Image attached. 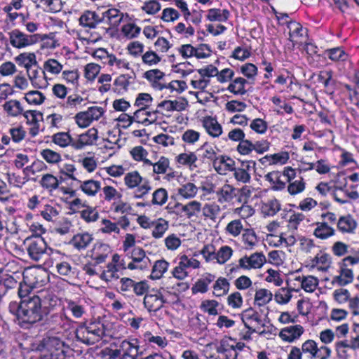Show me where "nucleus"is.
<instances>
[{
    "mask_svg": "<svg viewBox=\"0 0 359 359\" xmlns=\"http://www.w3.org/2000/svg\"><path fill=\"white\" fill-rule=\"evenodd\" d=\"M75 119L77 125L80 128H86L88 127L92 122L88 112L81 111L76 114Z\"/></svg>",
    "mask_w": 359,
    "mask_h": 359,
    "instance_id": "e2e57ef3",
    "label": "nucleus"
},
{
    "mask_svg": "<svg viewBox=\"0 0 359 359\" xmlns=\"http://www.w3.org/2000/svg\"><path fill=\"white\" fill-rule=\"evenodd\" d=\"M243 229L241 221L240 219H235L227 224L226 231L231 236L236 237L241 233Z\"/></svg>",
    "mask_w": 359,
    "mask_h": 359,
    "instance_id": "603ef678",
    "label": "nucleus"
},
{
    "mask_svg": "<svg viewBox=\"0 0 359 359\" xmlns=\"http://www.w3.org/2000/svg\"><path fill=\"white\" fill-rule=\"evenodd\" d=\"M229 15V12L226 10H220L217 8H212L208 10L207 19L210 21H226Z\"/></svg>",
    "mask_w": 359,
    "mask_h": 359,
    "instance_id": "b1692460",
    "label": "nucleus"
},
{
    "mask_svg": "<svg viewBox=\"0 0 359 359\" xmlns=\"http://www.w3.org/2000/svg\"><path fill=\"white\" fill-rule=\"evenodd\" d=\"M235 191L236 189L231 185L225 184L219 190L216 192L217 195L221 196V198H219V201H230L236 196Z\"/></svg>",
    "mask_w": 359,
    "mask_h": 359,
    "instance_id": "cd10ccee",
    "label": "nucleus"
},
{
    "mask_svg": "<svg viewBox=\"0 0 359 359\" xmlns=\"http://www.w3.org/2000/svg\"><path fill=\"white\" fill-rule=\"evenodd\" d=\"M178 192L182 196L190 198L196 196L197 188L193 183H187L179 189Z\"/></svg>",
    "mask_w": 359,
    "mask_h": 359,
    "instance_id": "3c124183",
    "label": "nucleus"
},
{
    "mask_svg": "<svg viewBox=\"0 0 359 359\" xmlns=\"http://www.w3.org/2000/svg\"><path fill=\"white\" fill-rule=\"evenodd\" d=\"M229 287V281L225 278L220 277L216 280L213 286V293L216 297L224 296L228 293Z\"/></svg>",
    "mask_w": 359,
    "mask_h": 359,
    "instance_id": "5701e85b",
    "label": "nucleus"
},
{
    "mask_svg": "<svg viewBox=\"0 0 359 359\" xmlns=\"http://www.w3.org/2000/svg\"><path fill=\"white\" fill-rule=\"evenodd\" d=\"M198 151L202 153L201 158L203 162L206 159L212 161L217 158V152L214 147L207 142L204 143Z\"/></svg>",
    "mask_w": 359,
    "mask_h": 359,
    "instance_id": "4c0bfd02",
    "label": "nucleus"
},
{
    "mask_svg": "<svg viewBox=\"0 0 359 359\" xmlns=\"http://www.w3.org/2000/svg\"><path fill=\"white\" fill-rule=\"evenodd\" d=\"M31 259L39 262L47 254V244L41 236L28 237L24 242Z\"/></svg>",
    "mask_w": 359,
    "mask_h": 359,
    "instance_id": "20e7f679",
    "label": "nucleus"
},
{
    "mask_svg": "<svg viewBox=\"0 0 359 359\" xmlns=\"http://www.w3.org/2000/svg\"><path fill=\"white\" fill-rule=\"evenodd\" d=\"M348 245L341 241L335 242L332 247V251L335 256L342 257L348 252Z\"/></svg>",
    "mask_w": 359,
    "mask_h": 359,
    "instance_id": "0e129e2a",
    "label": "nucleus"
},
{
    "mask_svg": "<svg viewBox=\"0 0 359 359\" xmlns=\"http://www.w3.org/2000/svg\"><path fill=\"white\" fill-rule=\"evenodd\" d=\"M264 159H272V163L275 164L277 163H280L281 164L285 163L289 159V154L286 151L274 154L270 156H265L262 158L260 159V162L263 163Z\"/></svg>",
    "mask_w": 359,
    "mask_h": 359,
    "instance_id": "13d9d810",
    "label": "nucleus"
},
{
    "mask_svg": "<svg viewBox=\"0 0 359 359\" xmlns=\"http://www.w3.org/2000/svg\"><path fill=\"white\" fill-rule=\"evenodd\" d=\"M164 76L165 74L158 69L148 70L144 74V77L152 83L159 81L164 77Z\"/></svg>",
    "mask_w": 359,
    "mask_h": 359,
    "instance_id": "bf43d9fd",
    "label": "nucleus"
},
{
    "mask_svg": "<svg viewBox=\"0 0 359 359\" xmlns=\"http://www.w3.org/2000/svg\"><path fill=\"white\" fill-rule=\"evenodd\" d=\"M242 320L244 323L245 327L248 329V332L250 334L257 332L255 327H252L250 325V323H255L257 325H261L262 323L260 316L252 308L243 311Z\"/></svg>",
    "mask_w": 359,
    "mask_h": 359,
    "instance_id": "9d476101",
    "label": "nucleus"
},
{
    "mask_svg": "<svg viewBox=\"0 0 359 359\" xmlns=\"http://www.w3.org/2000/svg\"><path fill=\"white\" fill-rule=\"evenodd\" d=\"M60 182V181L52 174H46L42 176L40 180V184L43 189H47L48 191H52L58 187Z\"/></svg>",
    "mask_w": 359,
    "mask_h": 359,
    "instance_id": "aec40b11",
    "label": "nucleus"
},
{
    "mask_svg": "<svg viewBox=\"0 0 359 359\" xmlns=\"http://www.w3.org/2000/svg\"><path fill=\"white\" fill-rule=\"evenodd\" d=\"M43 68L53 74H57L62 71V65L55 59H48L44 62Z\"/></svg>",
    "mask_w": 359,
    "mask_h": 359,
    "instance_id": "8fccbe9b",
    "label": "nucleus"
},
{
    "mask_svg": "<svg viewBox=\"0 0 359 359\" xmlns=\"http://www.w3.org/2000/svg\"><path fill=\"white\" fill-rule=\"evenodd\" d=\"M15 60L19 65H23L26 69L30 66H36L37 65L34 53H21L15 57Z\"/></svg>",
    "mask_w": 359,
    "mask_h": 359,
    "instance_id": "7c9ffc66",
    "label": "nucleus"
},
{
    "mask_svg": "<svg viewBox=\"0 0 359 359\" xmlns=\"http://www.w3.org/2000/svg\"><path fill=\"white\" fill-rule=\"evenodd\" d=\"M266 262L262 252H255L250 257L244 256L238 261L239 266L244 269H260Z\"/></svg>",
    "mask_w": 359,
    "mask_h": 359,
    "instance_id": "0eeeda50",
    "label": "nucleus"
},
{
    "mask_svg": "<svg viewBox=\"0 0 359 359\" xmlns=\"http://www.w3.org/2000/svg\"><path fill=\"white\" fill-rule=\"evenodd\" d=\"M151 225L154 228L151 233L152 236L157 239L163 236L169 226L168 222L163 218H158L156 220H154Z\"/></svg>",
    "mask_w": 359,
    "mask_h": 359,
    "instance_id": "6ab92c4d",
    "label": "nucleus"
},
{
    "mask_svg": "<svg viewBox=\"0 0 359 359\" xmlns=\"http://www.w3.org/2000/svg\"><path fill=\"white\" fill-rule=\"evenodd\" d=\"M107 245H103L102 243L95 245L92 251L91 257L95 261V264H100L105 261L106 258L107 257V255L106 253H103V249L107 250Z\"/></svg>",
    "mask_w": 359,
    "mask_h": 359,
    "instance_id": "c85d7f7f",
    "label": "nucleus"
},
{
    "mask_svg": "<svg viewBox=\"0 0 359 359\" xmlns=\"http://www.w3.org/2000/svg\"><path fill=\"white\" fill-rule=\"evenodd\" d=\"M151 203L153 205H163L168 199L167 191L163 188H159L153 193Z\"/></svg>",
    "mask_w": 359,
    "mask_h": 359,
    "instance_id": "a18cd8bd",
    "label": "nucleus"
},
{
    "mask_svg": "<svg viewBox=\"0 0 359 359\" xmlns=\"http://www.w3.org/2000/svg\"><path fill=\"white\" fill-rule=\"evenodd\" d=\"M176 207H181L182 211L186 213L188 218H191L201 211V203L196 201H193L186 205L177 203Z\"/></svg>",
    "mask_w": 359,
    "mask_h": 359,
    "instance_id": "4be33fe9",
    "label": "nucleus"
},
{
    "mask_svg": "<svg viewBox=\"0 0 359 359\" xmlns=\"http://www.w3.org/2000/svg\"><path fill=\"white\" fill-rule=\"evenodd\" d=\"M238 151L243 155L249 154L252 150H254L253 143L248 140H244L240 141L239 144L237 147Z\"/></svg>",
    "mask_w": 359,
    "mask_h": 359,
    "instance_id": "774afa93",
    "label": "nucleus"
},
{
    "mask_svg": "<svg viewBox=\"0 0 359 359\" xmlns=\"http://www.w3.org/2000/svg\"><path fill=\"white\" fill-rule=\"evenodd\" d=\"M218 304V302L215 300H205L202 302L201 308L204 311L208 312V314L216 316L218 314L216 309Z\"/></svg>",
    "mask_w": 359,
    "mask_h": 359,
    "instance_id": "338daca9",
    "label": "nucleus"
},
{
    "mask_svg": "<svg viewBox=\"0 0 359 359\" xmlns=\"http://www.w3.org/2000/svg\"><path fill=\"white\" fill-rule=\"evenodd\" d=\"M272 293L266 289L258 290L255 296V301L261 306L268 304L272 299Z\"/></svg>",
    "mask_w": 359,
    "mask_h": 359,
    "instance_id": "f704fd0d",
    "label": "nucleus"
},
{
    "mask_svg": "<svg viewBox=\"0 0 359 359\" xmlns=\"http://www.w3.org/2000/svg\"><path fill=\"white\" fill-rule=\"evenodd\" d=\"M50 313L48 307L43 306L37 295H28L17 305L18 320L23 324L32 325L43 320Z\"/></svg>",
    "mask_w": 359,
    "mask_h": 359,
    "instance_id": "f257e3e1",
    "label": "nucleus"
},
{
    "mask_svg": "<svg viewBox=\"0 0 359 359\" xmlns=\"http://www.w3.org/2000/svg\"><path fill=\"white\" fill-rule=\"evenodd\" d=\"M58 208L59 207L46 204L44 205L43 209L41 211V215L46 221L53 222L59 215Z\"/></svg>",
    "mask_w": 359,
    "mask_h": 359,
    "instance_id": "c9c22d12",
    "label": "nucleus"
},
{
    "mask_svg": "<svg viewBox=\"0 0 359 359\" xmlns=\"http://www.w3.org/2000/svg\"><path fill=\"white\" fill-rule=\"evenodd\" d=\"M296 280L301 281L302 288L307 292H313L318 284V279L312 276H309L302 278L298 277Z\"/></svg>",
    "mask_w": 359,
    "mask_h": 359,
    "instance_id": "a878e982",
    "label": "nucleus"
},
{
    "mask_svg": "<svg viewBox=\"0 0 359 359\" xmlns=\"http://www.w3.org/2000/svg\"><path fill=\"white\" fill-rule=\"evenodd\" d=\"M303 332V327L300 325H296L282 329L279 333V337L283 341L291 343L299 339Z\"/></svg>",
    "mask_w": 359,
    "mask_h": 359,
    "instance_id": "1a4fd4ad",
    "label": "nucleus"
},
{
    "mask_svg": "<svg viewBox=\"0 0 359 359\" xmlns=\"http://www.w3.org/2000/svg\"><path fill=\"white\" fill-rule=\"evenodd\" d=\"M152 101L151 96L148 93H140L136 98L135 105L140 107V109H144L149 105Z\"/></svg>",
    "mask_w": 359,
    "mask_h": 359,
    "instance_id": "680f3d73",
    "label": "nucleus"
},
{
    "mask_svg": "<svg viewBox=\"0 0 359 359\" xmlns=\"http://www.w3.org/2000/svg\"><path fill=\"white\" fill-rule=\"evenodd\" d=\"M8 34L11 44L17 48L30 46L38 40V35H27L19 29H14L9 32Z\"/></svg>",
    "mask_w": 359,
    "mask_h": 359,
    "instance_id": "39448f33",
    "label": "nucleus"
},
{
    "mask_svg": "<svg viewBox=\"0 0 359 359\" xmlns=\"http://www.w3.org/2000/svg\"><path fill=\"white\" fill-rule=\"evenodd\" d=\"M86 208L81 212V217L87 222L96 221L99 217V213L95 208L82 205Z\"/></svg>",
    "mask_w": 359,
    "mask_h": 359,
    "instance_id": "37998d69",
    "label": "nucleus"
},
{
    "mask_svg": "<svg viewBox=\"0 0 359 359\" xmlns=\"http://www.w3.org/2000/svg\"><path fill=\"white\" fill-rule=\"evenodd\" d=\"M200 266V262L195 259H189L185 255H182L180 258V262L177 266H176L173 271L172 275L174 277L179 280H183L187 276V272L186 271V267H192L193 269H197Z\"/></svg>",
    "mask_w": 359,
    "mask_h": 359,
    "instance_id": "423d86ee",
    "label": "nucleus"
},
{
    "mask_svg": "<svg viewBox=\"0 0 359 359\" xmlns=\"http://www.w3.org/2000/svg\"><path fill=\"white\" fill-rule=\"evenodd\" d=\"M142 61L145 65L153 66L157 65L161 60L154 51H147L142 57Z\"/></svg>",
    "mask_w": 359,
    "mask_h": 359,
    "instance_id": "5fc2aeb1",
    "label": "nucleus"
},
{
    "mask_svg": "<svg viewBox=\"0 0 359 359\" xmlns=\"http://www.w3.org/2000/svg\"><path fill=\"white\" fill-rule=\"evenodd\" d=\"M246 83L247 81L245 79L238 77L234 79L233 82L229 85L227 89L235 95H244L247 92L245 89V84Z\"/></svg>",
    "mask_w": 359,
    "mask_h": 359,
    "instance_id": "bb28decb",
    "label": "nucleus"
},
{
    "mask_svg": "<svg viewBox=\"0 0 359 359\" xmlns=\"http://www.w3.org/2000/svg\"><path fill=\"white\" fill-rule=\"evenodd\" d=\"M97 130L95 128L88 129L86 133L79 135L81 142L85 145L93 144L98 138Z\"/></svg>",
    "mask_w": 359,
    "mask_h": 359,
    "instance_id": "58836bf2",
    "label": "nucleus"
},
{
    "mask_svg": "<svg viewBox=\"0 0 359 359\" xmlns=\"http://www.w3.org/2000/svg\"><path fill=\"white\" fill-rule=\"evenodd\" d=\"M288 28L290 29L289 34L291 41H294L295 39L303 36V27L299 23L291 22L288 25Z\"/></svg>",
    "mask_w": 359,
    "mask_h": 359,
    "instance_id": "4d7b16f0",
    "label": "nucleus"
},
{
    "mask_svg": "<svg viewBox=\"0 0 359 359\" xmlns=\"http://www.w3.org/2000/svg\"><path fill=\"white\" fill-rule=\"evenodd\" d=\"M318 347L315 341L309 339L304 341L302 346V351L304 353H309L311 358L314 359L320 357L318 355Z\"/></svg>",
    "mask_w": 359,
    "mask_h": 359,
    "instance_id": "72a5a7b5",
    "label": "nucleus"
},
{
    "mask_svg": "<svg viewBox=\"0 0 359 359\" xmlns=\"http://www.w3.org/2000/svg\"><path fill=\"white\" fill-rule=\"evenodd\" d=\"M104 334V325L95 321L80 325L75 332L76 340L87 345L100 341Z\"/></svg>",
    "mask_w": 359,
    "mask_h": 359,
    "instance_id": "7ed1b4c3",
    "label": "nucleus"
},
{
    "mask_svg": "<svg viewBox=\"0 0 359 359\" xmlns=\"http://www.w3.org/2000/svg\"><path fill=\"white\" fill-rule=\"evenodd\" d=\"M242 238L246 245L245 248L248 250H252L257 241L256 233L252 229H245Z\"/></svg>",
    "mask_w": 359,
    "mask_h": 359,
    "instance_id": "e433bc0d",
    "label": "nucleus"
},
{
    "mask_svg": "<svg viewBox=\"0 0 359 359\" xmlns=\"http://www.w3.org/2000/svg\"><path fill=\"white\" fill-rule=\"evenodd\" d=\"M233 339L231 337H224L220 340L219 344L216 346V351L219 353H225V359H237L238 353L235 352L233 355L229 353L231 348H233V344L231 342Z\"/></svg>",
    "mask_w": 359,
    "mask_h": 359,
    "instance_id": "f8f14e48",
    "label": "nucleus"
},
{
    "mask_svg": "<svg viewBox=\"0 0 359 359\" xmlns=\"http://www.w3.org/2000/svg\"><path fill=\"white\" fill-rule=\"evenodd\" d=\"M196 161L197 156L193 152H190L189 154L182 153L177 156V161L182 165L191 166L195 163Z\"/></svg>",
    "mask_w": 359,
    "mask_h": 359,
    "instance_id": "09e8293b",
    "label": "nucleus"
},
{
    "mask_svg": "<svg viewBox=\"0 0 359 359\" xmlns=\"http://www.w3.org/2000/svg\"><path fill=\"white\" fill-rule=\"evenodd\" d=\"M356 226V222L350 215L340 217L337 222V227L341 232L352 233Z\"/></svg>",
    "mask_w": 359,
    "mask_h": 359,
    "instance_id": "dca6fc26",
    "label": "nucleus"
},
{
    "mask_svg": "<svg viewBox=\"0 0 359 359\" xmlns=\"http://www.w3.org/2000/svg\"><path fill=\"white\" fill-rule=\"evenodd\" d=\"M137 343V339H133L132 341L123 340L118 346L120 353L121 354V353H123V354L125 355L138 357L139 346Z\"/></svg>",
    "mask_w": 359,
    "mask_h": 359,
    "instance_id": "f3484780",
    "label": "nucleus"
},
{
    "mask_svg": "<svg viewBox=\"0 0 359 359\" xmlns=\"http://www.w3.org/2000/svg\"><path fill=\"white\" fill-rule=\"evenodd\" d=\"M41 155L47 163L51 164L57 163L62 160L59 153L49 149H43Z\"/></svg>",
    "mask_w": 359,
    "mask_h": 359,
    "instance_id": "a19ab883",
    "label": "nucleus"
},
{
    "mask_svg": "<svg viewBox=\"0 0 359 359\" xmlns=\"http://www.w3.org/2000/svg\"><path fill=\"white\" fill-rule=\"evenodd\" d=\"M100 71V67L94 63L88 64L85 67V77L89 81H93Z\"/></svg>",
    "mask_w": 359,
    "mask_h": 359,
    "instance_id": "052dcab7",
    "label": "nucleus"
},
{
    "mask_svg": "<svg viewBox=\"0 0 359 359\" xmlns=\"http://www.w3.org/2000/svg\"><path fill=\"white\" fill-rule=\"evenodd\" d=\"M53 142L61 147L69 145L73 140L68 133H57L52 137Z\"/></svg>",
    "mask_w": 359,
    "mask_h": 359,
    "instance_id": "ea45409f",
    "label": "nucleus"
},
{
    "mask_svg": "<svg viewBox=\"0 0 359 359\" xmlns=\"http://www.w3.org/2000/svg\"><path fill=\"white\" fill-rule=\"evenodd\" d=\"M267 127V123L262 118H255L250 124V128L259 134L264 133Z\"/></svg>",
    "mask_w": 359,
    "mask_h": 359,
    "instance_id": "69168bd1",
    "label": "nucleus"
},
{
    "mask_svg": "<svg viewBox=\"0 0 359 359\" xmlns=\"http://www.w3.org/2000/svg\"><path fill=\"white\" fill-rule=\"evenodd\" d=\"M203 126L207 133L214 137H219L222 133L221 125L217 122L216 118L211 116L205 117L203 121Z\"/></svg>",
    "mask_w": 359,
    "mask_h": 359,
    "instance_id": "ddd939ff",
    "label": "nucleus"
},
{
    "mask_svg": "<svg viewBox=\"0 0 359 359\" xmlns=\"http://www.w3.org/2000/svg\"><path fill=\"white\" fill-rule=\"evenodd\" d=\"M100 183L93 180H86L81 183L80 188L88 196H95L100 189Z\"/></svg>",
    "mask_w": 359,
    "mask_h": 359,
    "instance_id": "393cba45",
    "label": "nucleus"
},
{
    "mask_svg": "<svg viewBox=\"0 0 359 359\" xmlns=\"http://www.w3.org/2000/svg\"><path fill=\"white\" fill-rule=\"evenodd\" d=\"M316 228L313 234L318 238L325 240L334 235V229L330 226L327 222L316 223Z\"/></svg>",
    "mask_w": 359,
    "mask_h": 359,
    "instance_id": "2eb2a0df",
    "label": "nucleus"
},
{
    "mask_svg": "<svg viewBox=\"0 0 359 359\" xmlns=\"http://www.w3.org/2000/svg\"><path fill=\"white\" fill-rule=\"evenodd\" d=\"M154 293L146 294L144 298V305L149 312H156L160 310L165 300L163 294L158 290L154 291Z\"/></svg>",
    "mask_w": 359,
    "mask_h": 359,
    "instance_id": "6e6552de",
    "label": "nucleus"
},
{
    "mask_svg": "<svg viewBox=\"0 0 359 359\" xmlns=\"http://www.w3.org/2000/svg\"><path fill=\"white\" fill-rule=\"evenodd\" d=\"M305 189V182L302 177L299 180L289 182L287 191L291 195H296L302 192Z\"/></svg>",
    "mask_w": 359,
    "mask_h": 359,
    "instance_id": "de8ad7c7",
    "label": "nucleus"
},
{
    "mask_svg": "<svg viewBox=\"0 0 359 359\" xmlns=\"http://www.w3.org/2000/svg\"><path fill=\"white\" fill-rule=\"evenodd\" d=\"M169 160L168 158L161 156L158 162L154 163L153 165V171L156 174H163L167 171L168 168L169 167Z\"/></svg>",
    "mask_w": 359,
    "mask_h": 359,
    "instance_id": "6e6d98bb",
    "label": "nucleus"
},
{
    "mask_svg": "<svg viewBox=\"0 0 359 359\" xmlns=\"http://www.w3.org/2000/svg\"><path fill=\"white\" fill-rule=\"evenodd\" d=\"M292 290H287L284 287L280 288L275 294L276 301L278 304H287L291 299V297H292L291 291Z\"/></svg>",
    "mask_w": 359,
    "mask_h": 359,
    "instance_id": "864d4df0",
    "label": "nucleus"
},
{
    "mask_svg": "<svg viewBox=\"0 0 359 359\" xmlns=\"http://www.w3.org/2000/svg\"><path fill=\"white\" fill-rule=\"evenodd\" d=\"M25 99L29 104H41L45 100V96L38 90H32L25 95Z\"/></svg>",
    "mask_w": 359,
    "mask_h": 359,
    "instance_id": "49530a36",
    "label": "nucleus"
},
{
    "mask_svg": "<svg viewBox=\"0 0 359 359\" xmlns=\"http://www.w3.org/2000/svg\"><path fill=\"white\" fill-rule=\"evenodd\" d=\"M233 253L232 249L229 246L222 247L215 255L214 258L217 259L219 264H224L231 257Z\"/></svg>",
    "mask_w": 359,
    "mask_h": 359,
    "instance_id": "79ce46f5",
    "label": "nucleus"
},
{
    "mask_svg": "<svg viewBox=\"0 0 359 359\" xmlns=\"http://www.w3.org/2000/svg\"><path fill=\"white\" fill-rule=\"evenodd\" d=\"M168 266V263L165 260L161 259L156 261L152 268V271L150 276L151 278L158 279L161 278L163 273L167 271Z\"/></svg>",
    "mask_w": 359,
    "mask_h": 359,
    "instance_id": "c756f323",
    "label": "nucleus"
},
{
    "mask_svg": "<svg viewBox=\"0 0 359 359\" xmlns=\"http://www.w3.org/2000/svg\"><path fill=\"white\" fill-rule=\"evenodd\" d=\"M4 109L8 112V114L13 116H16L23 111V108L20 102L18 100H10L4 104Z\"/></svg>",
    "mask_w": 359,
    "mask_h": 359,
    "instance_id": "473e14b6",
    "label": "nucleus"
},
{
    "mask_svg": "<svg viewBox=\"0 0 359 359\" xmlns=\"http://www.w3.org/2000/svg\"><path fill=\"white\" fill-rule=\"evenodd\" d=\"M353 274L351 269L341 267L340 274L334 277L332 284H338L339 286H344L353 281Z\"/></svg>",
    "mask_w": 359,
    "mask_h": 359,
    "instance_id": "a211bd4d",
    "label": "nucleus"
},
{
    "mask_svg": "<svg viewBox=\"0 0 359 359\" xmlns=\"http://www.w3.org/2000/svg\"><path fill=\"white\" fill-rule=\"evenodd\" d=\"M101 19L102 21L106 20L110 25L116 26L120 23L121 17L119 15L118 10L116 8H111L102 13Z\"/></svg>",
    "mask_w": 359,
    "mask_h": 359,
    "instance_id": "412c9836",
    "label": "nucleus"
},
{
    "mask_svg": "<svg viewBox=\"0 0 359 359\" xmlns=\"http://www.w3.org/2000/svg\"><path fill=\"white\" fill-rule=\"evenodd\" d=\"M125 183L129 188H134L138 186L142 181V177L137 171L128 172L126 175Z\"/></svg>",
    "mask_w": 359,
    "mask_h": 359,
    "instance_id": "c03bdc74",
    "label": "nucleus"
},
{
    "mask_svg": "<svg viewBox=\"0 0 359 359\" xmlns=\"http://www.w3.org/2000/svg\"><path fill=\"white\" fill-rule=\"evenodd\" d=\"M92 241V235L88 233H77L70 241V244L80 250L86 248Z\"/></svg>",
    "mask_w": 359,
    "mask_h": 359,
    "instance_id": "4468645a",
    "label": "nucleus"
},
{
    "mask_svg": "<svg viewBox=\"0 0 359 359\" xmlns=\"http://www.w3.org/2000/svg\"><path fill=\"white\" fill-rule=\"evenodd\" d=\"M68 346L60 338L46 335L37 344L35 349L47 354L50 359H65Z\"/></svg>",
    "mask_w": 359,
    "mask_h": 359,
    "instance_id": "f03ea898",
    "label": "nucleus"
},
{
    "mask_svg": "<svg viewBox=\"0 0 359 359\" xmlns=\"http://www.w3.org/2000/svg\"><path fill=\"white\" fill-rule=\"evenodd\" d=\"M102 22L101 18L95 12L86 11L79 18V23L81 26L94 29L97 25Z\"/></svg>",
    "mask_w": 359,
    "mask_h": 359,
    "instance_id": "9b49d317",
    "label": "nucleus"
},
{
    "mask_svg": "<svg viewBox=\"0 0 359 359\" xmlns=\"http://www.w3.org/2000/svg\"><path fill=\"white\" fill-rule=\"evenodd\" d=\"M220 210L221 209L219 205L215 203L205 204L202 208L203 215L213 221L215 220L217 216L220 212Z\"/></svg>",
    "mask_w": 359,
    "mask_h": 359,
    "instance_id": "2f4dec72",
    "label": "nucleus"
}]
</instances>
